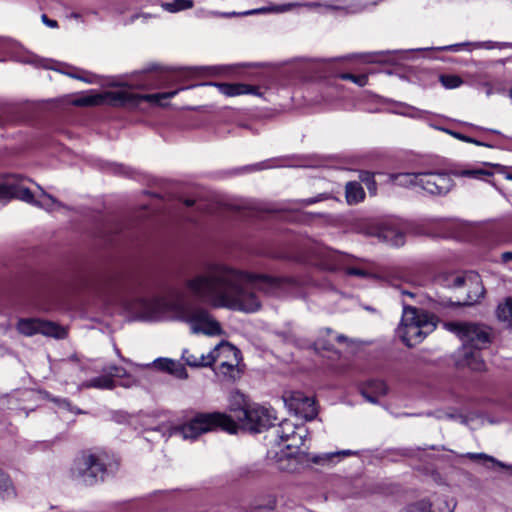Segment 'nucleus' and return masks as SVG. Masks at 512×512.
Instances as JSON below:
<instances>
[{
	"mask_svg": "<svg viewBox=\"0 0 512 512\" xmlns=\"http://www.w3.org/2000/svg\"><path fill=\"white\" fill-rule=\"evenodd\" d=\"M359 178L361 182H363L370 193L375 194L376 192V182L374 180V174L369 171H361Z\"/></svg>",
	"mask_w": 512,
	"mask_h": 512,
	"instance_id": "obj_33",
	"label": "nucleus"
},
{
	"mask_svg": "<svg viewBox=\"0 0 512 512\" xmlns=\"http://www.w3.org/2000/svg\"><path fill=\"white\" fill-rule=\"evenodd\" d=\"M280 11H283V9L280 8L279 6H270V7H261V8L243 11L242 14L249 16V15L266 14V13H271V12H280Z\"/></svg>",
	"mask_w": 512,
	"mask_h": 512,
	"instance_id": "obj_38",
	"label": "nucleus"
},
{
	"mask_svg": "<svg viewBox=\"0 0 512 512\" xmlns=\"http://www.w3.org/2000/svg\"><path fill=\"white\" fill-rule=\"evenodd\" d=\"M471 143H473L475 145H478V146H485L486 145V144H484V143H482V142H480V141H478V140H476L474 138H472V142Z\"/></svg>",
	"mask_w": 512,
	"mask_h": 512,
	"instance_id": "obj_57",
	"label": "nucleus"
},
{
	"mask_svg": "<svg viewBox=\"0 0 512 512\" xmlns=\"http://www.w3.org/2000/svg\"><path fill=\"white\" fill-rule=\"evenodd\" d=\"M452 175L456 177H469L474 179H484L485 177H491L493 173L484 169H462L452 171Z\"/></svg>",
	"mask_w": 512,
	"mask_h": 512,
	"instance_id": "obj_27",
	"label": "nucleus"
},
{
	"mask_svg": "<svg viewBox=\"0 0 512 512\" xmlns=\"http://www.w3.org/2000/svg\"><path fill=\"white\" fill-rule=\"evenodd\" d=\"M154 366L160 371L171 374L172 368L175 366V361L168 358H159L154 361Z\"/></svg>",
	"mask_w": 512,
	"mask_h": 512,
	"instance_id": "obj_37",
	"label": "nucleus"
},
{
	"mask_svg": "<svg viewBox=\"0 0 512 512\" xmlns=\"http://www.w3.org/2000/svg\"><path fill=\"white\" fill-rule=\"evenodd\" d=\"M464 45H466V44L463 43V46ZM461 46H462V44H454V45H449V46L441 47L439 49L440 50H445V51H458Z\"/></svg>",
	"mask_w": 512,
	"mask_h": 512,
	"instance_id": "obj_53",
	"label": "nucleus"
},
{
	"mask_svg": "<svg viewBox=\"0 0 512 512\" xmlns=\"http://www.w3.org/2000/svg\"><path fill=\"white\" fill-rule=\"evenodd\" d=\"M439 80L446 89H455L463 84L461 77L453 74L441 75Z\"/></svg>",
	"mask_w": 512,
	"mask_h": 512,
	"instance_id": "obj_32",
	"label": "nucleus"
},
{
	"mask_svg": "<svg viewBox=\"0 0 512 512\" xmlns=\"http://www.w3.org/2000/svg\"><path fill=\"white\" fill-rule=\"evenodd\" d=\"M346 200L349 204H357L364 200L365 192L359 182L351 181L346 184Z\"/></svg>",
	"mask_w": 512,
	"mask_h": 512,
	"instance_id": "obj_22",
	"label": "nucleus"
},
{
	"mask_svg": "<svg viewBox=\"0 0 512 512\" xmlns=\"http://www.w3.org/2000/svg\"><path fill=\"white\" fill-rule=\"evenodd\" d=\"M506 178L512 180V174H508Z\"/></svg>",
	"mask_w": 512,
	"mask_h": 512,
	"instance_id": "obj_60",
	"label": "nucleus"
},
{
	"mask_svg": "<svg viewBox=\"0 0 512 512\" xmlns=\"http://www.w3.org/2000/svg\"><path fill=\"white\" fill-rule=\"evenodd\" d=\"M182 358L190 367H209L214 363V356L210 352L195 355L190 350L184 349Z\"/></svg>",
	"mask_w": 512,
	"mask_h": 512,
	"instance_id": "obj_20",
	"label": "nucleus"
},
{
	"mask_svg": "<svg viewBox=\"0 0 512 512\" xmlns=\"http://www.w3.org/2000/svg\"><path fill=\"white\" fill-rule=\"evenodd\" d=\"M194 5L192 0H173L171 2H162L161 7L168 12L176 13L179 11L192 8Z\"/></svg>",
	"mask_w": 512,
	"mask_h": 512,
	"instance_id": "obj_26",
	"label": "nucleus"
},
{
	"mask_svg": "<svg viewBox=\"0 0 512 512\" xmlns=\"http://www.w3.org/2000/svg\"><path fill=\"white\" fill-rule=\"evenodd\" d=\"M25 181L29 180L21 175H7L4 180L0 182V200L16 198L47 211H53L62 206L58 200L52 195L47 194L39 185H37V187L41 191V195L36 199L30 189L24 185Z\"/></svg>",
	"mask_w": 512,
	"mask_h": 512,
	"instance_id": "obj_3",
	"label": "nucleus"
},
{
	"mask_svg": "<svg viewBox=\"0 0 512 512\" xmlns=\"http://www.w3.org/2000/svg\"><path fill=\"white\" fill-rule=\"evenodd\" d=\"M171 375L179 379H186L188 377L185 367L177 361H175V366L172 368Z\"/></svg>",
	"mask_w": 512,
	"mask_h": 512,
	"instance_id": "obj_39",
	"label": "nucleus"
},
{
	"mask_svg": "<svg viewBox=\"0 0 512 512\" xmlns=\"http://www.w3.org/2000/svg\"><path fill=\"white\" fill-rule=\"evenodd\" d=\"M436 281L441 286L456 291L462 290L464 287L468 288L464 300L463 295H461L456 301L448 300L443 302L444 305H472L478 302L484 295V287L480 283V277L473 272L466 274L460 272L442 273L437 276Z\"/></svg>",
	"mask_w": 512,
	"mask_h": 512,
	"instance_id": "obj_8",
	"label": "nucleus"
},
{
	"mask_svg": "<svg viewBox=\"0 0 512 512\" xmlns=\"http://www.w3.org/2000/svg\"><path fill=\"white\" fill-rule=\"evenodd\" d=\"M241 360H223L219 365V372L229 379H235L239 374L238 366Z\"/></svg>",
	"mask_w": 512,
	"mask_h": 512,
	"instance_id": "obj_25",
	"label": "nucleus"
},
{
	"mask_svg": "<svg viewBox=\"0 0 512 512\" xmlns=\"http://www.w3.org/2000/svg\"><path fill=\"white\" fill-rule=\"evenodd\" d=\"M82 387L97 389H113L115 387V382L108 375L104 374L102 376H98L83 382Z\"/></svg>",
	"mask_w": 512,
	"mask_h": 512,
	"instance_id": "obj_23",
	"label": "nucleus"
},
{
	"mask_svg": "<svg viewBox=\"0 0 512 512\" xmlns=\"http://www.w3.org/2000/svg\"><path fill=\"white\" fill-rule=\"evenodd\" d=\"M401 293L403 296H409L410 298L415 297V293L411 291L402 290Z\"/></svg>",
	"mask_w": 512,
	"mask_h": 512,
	"instance_id": "obj_56",
	"label": "nucleus"
},
{
	"mask_svg": "<svg viewBox=\"0 0 512 512\" xmlns=\"http://www.w3.org/2000/svg\"><path fill=\"white\" fill-rule=\"evenodd\" d=\"M5 124V121L2 120V118L0 117V126L4 125Z\"/></svg>",
	"mask_w": 512,
	"mask_h": 512,
	"instance_id": "obj_59",
	"label": "nucleus"
},
{
	"mask_svg": "<svg viewBox=\"0 0 512 512\" xmlns=\"http://www.w3.org/2000/svg\"><path fill=\"white\" fill-rule=\"evenodd\" d=\"M158 69L157 66L153 65L144 71V77L136 83V87L140 89H150L155 87L156 83L159 81L149 72L156 71Z\"/></svg>",
	"mask_w": 512,
	"mask_h": 512,
	"instance_id": "obj_29",
	"label": "nucleus"
},
{
	"mask_svg": "<svg viewBox=\"0 0 512 512\" xmlns=\"http://www.w3.org/2000/svg\"><path fill=\"white\" fill-rule=\"evenodd\" d=\"M275 433L280 442H288L286 445L288 449H299L304 444V439L307 436V431L304 427H297L289 420H283L276 428Z\"/></svg>",
	"mask_w": 512,
	"mask_h": 512,
	"instance_id": "obj_15",
	"label": "nucleus"
},
{
	"mask_svg": "<svg viewBox=\"0 0 512 512\" xmlns=\"http://www.w3.org/2000/svg\"><path fill=\"white\" fill-rule=\"evenodd\" d=\"M360 392L368 402L376 404L379 396L388 393V386L382 380H370L361 387Z\"/></svg>",
	"mask_w": 512,
	"mask_h": 512,
	"instance_id": "obj_16",
	"label": "nucleus"
},
{
	"mask_svg": "<svg viewBox=\"0 0 512 512\" xmlns=\"http://www.w3.org/2000/svg\"><path fill=\"white\" fill-rule=\"evenodd\" d=\"M13 494L14 489L10 477L0 469V495L2 497H9Z\"/></svg>",
	"mask_w": 512,
	"mask_h": 512,
	"instance_id": "obj_31",
	"label": "nucleus"
},
{
	"mask_svg": "<svg viewBox=\"0 0 512 512\" xmlns=\"http://www.w3.org/2000/svg\"><path fill=\"white\" fill-rule=\"evenodd\" d=\"M437 419L454 418V414L444 411H437L433 414Z\"/></svg>",
	"mask_w": 512,
	"mask_h": 512,
	"instance_id": "obj_51",
	"label": "nucleus"
},
{
	"mask_svg": "<svg viewBox=\"0 0 512 512\" xmlns=\"http://www.w3.org/2000/svg\"><path fill=\"white\" fill-rule=\"evenodd\" d=\"M103 372L112 379L113 377L123 378L127 375L126 369L117 365H107L103 368Z\"/></svg>",
	"mask_w": 512,
	"mask_h": 512,
	"instance_id": "obj_34",
	"label": "nucleus"
},
{
	"mask_svg": "<svg viewBox=\"0 0 512 512\" xmlns=\"http://www.w3.org/2000/svg\"><path fill=\"white\" fill-rule=\"evenodd\" d=\"M419 512H453V507L445 499H437L433 504L427 500H421L416 504Z\"/></svg>",
	"mask_w": 512,
	"mask_h": 512,
	"instance_id": "obj_21",
	"label": "nucleus"
},
{
	"mask_svg": "<svg viewBox=\"0 0 512 512\" xmlns=\"http://www.w3.org/2000/svg\"><path fill=\"white\" fill-rule=\"evenodd\" d=\"M220 428L236 433V424L228 415L220 412L198 413L186 423L175 428V433L184 439H195L203 433Z\"/></svg>",
	"mask_w": 512,
	"mask_h": 512,
	"instance_id": "obj_7",
	"label": "nucleus"
},
{
	"mask_svg": "<svg viewBox=\"0 0 512 512\" xmlns=\"http://www.w3.org/2000/svg\"><path fill=\"white\" fill-rule=\"evenodd\" d=\"M324 198H325L324 195L320 194L317 197L307 198V199L302 200L301 202L303 205L307 206V205H311L316 202H319V201L323 200Z\"/></svg>",
	"mask_w": 512,
	"mask_h": 512,
	"instance_id": "obj_46",
	"label": "nucleus"
},
{
	"mask_svg": "<svg viewBox=\"0 0 512 512\" xmlns=\"http://www.w3.org/2000/svg\"><path fill=\"white\" fill-rule=\"evenodd\" d=\"M501 259L504 263L511 261L512 260V252L507 251V252L502 253Z\"/></svg>",
	"mask_w": 512,
	"mask_h": 512,
	"instance_id": "obj_54",
	"label": "nucleus"
},
{
	"mask_svg": "<svg viewBox=\"0 0 512 512\" xmlns=\"http://www.w3.org/2000/svg\"><path fill=\"white\" fill-rule=\"evenodd\" d=\"M220 92L226 96L233 97L244 94H254L256 87L242 83H214Z\"/></svg>",
	"mask_w": 512,
	"mask_h": 512,
	"instance_id": "obj_19",
	"label": "nucleus"
},
{
	"mask_svg": "<svg viewBox=\"0 0 512 512\" xmlns=\"http://www.w3.org/2000/svg\"><path fill=\"white\" fill-rule=\"evenodd\" d=\"M55 402L58 404L60 408L66 409L76 414L82 413L80 409L74 408L67 399H55Z\"/></svg>",
	"mask_w": 512,
	"mask_h": 512,
	"instance_id": "obj_40",
	"label": "nucleus"
},
{
	"mask_svg": "<svg viewBox=\"0 0 512 512\" xmlns=\"http://www.w3.org/2000/svg\"><path fill=\"white\" fill-rule=\"evenodd\" d=\"M336 341L339 343H347V342H349V339L347 336H345L343 334H339L336 336Z\"/></svg>",
	"mask_w": 512,
	"mask_h": 512,
	"instance_id": "obj_55",
	"label": "nucleus"
},
{
	"mask_svg": "<svg viewBox=\"0 0 512 512\" xmlns=\"http://www.w3.org/2000/svg\"><path fill=\"white\" fill-rule=\"evenodd\" d=\"M339 78L342 80H349L354 82L360 87L365 86L368 83V76L365 74L362 75H354L351 73H342L339 75Z\"/></svg>",
	"mask_w": 512,
	"mask_h": 512,
	"instance_id": "obj_35",
	"label": "nucleus"
},
{
	"mask_svg": "<svg viewBox=\"0 0 512 512\" xmlns=\"http://www.w3.org/2000/svg\"><path fill=\"white\" fill-rule=\"evenodd\" d=\"M177 94V91L157 93V94H149V95H139L135 93H131L125 90L120 91H110L106 92L104 95L95 94V95H87L77 98L74 101L76 106H95L100 105L104 102H107L113 106H122V107H135L139 105L141 101H148L153 103L161 104L162 99L172 98Z\"/></svg>",
	"mask_w": 512,
	"mask_h": 512,
	"instance_id": "obj_6",
	"label": "nucleus"
},
{
	"mask_svg": "<svg viewBox=\"0 0 512 512\" xmlns=\"http://www.w3.org/2000/svg\"><path fill=\"white\" fill-rule=\"evenodd\" d=\"M106 459L105 454L83 452L74 460L73 479L86 486L103 481L108 469Z\"/></svg>",
	"mask_w": 512,
	"mask_h": 512,
	"instance_id": "obj_9",
	"label": "nucleus"
},
{
	"mask_svg": "<svg viewBox=\"0 0 512 512\" xmlns=\"http://www.w3.org/2000/svg\"><path fill=\"white\" fill-rule=\"evenodd\" d=\"M315 346L317 349H323V350H331L332 349V345L329 344V343H326L324 340L322 339H318L316 342H315Z\"/></svg>",
	"mask_w": 512,
	"mask_h": 512,
	"instance_id": "obj_48",
	"label": "nucleus"
},
{
	"mask_svg": "<svg viewBox=\"0 0 512 512\" xmlns=\"http://www.w3.org/2000/svg\"><path fill=\"white\" fill-rule=\"evenodd\" d=\"M210 353L214 356V362L219 358H223V360H242L240 350L227 341L220 342Z\"/></svg>",
	"mask_w": 512,
	"mask_h": 512,
	"instance_id": "obj_18",
	"label": "nucleus"
},
{
	"mask_svg": "<svg viewBox=\"0 0 512 512\" xmlns=\"http://www.w3.org/2000/svg\"><path fill=\"white\" fill-rule=\"evenodd\" d=\"M64 73L74 79H78L89 84L98 82L97 75L78 68H70V70L65 71Z\"/></svg>",
	"mask_w": 512,
	"mask_h": 512,
	"instance_id": "obj_28",
	"label": "nucleus"
},
{
	"mask_svg": "<svg viewBox=\"0 0 512 512\" xmlns=\"http://www.w3.org/2000/svg\"><path fill=\"white\" fill-rule=\"evenodd\" d=\"M472 361H467V364L473 369V370H481L484 367V363L482 360L479 359V355L477 353H471Z\"/></svg>",
	"mask_w": 512,
	"mask_h": 512,
	"instance_id": "obj_41",
	"label": "nucleus"
},
{
	"mask_svg": "<svg viewBox=\"0 0 512 512\" xmlns=\"http://www.w3.org/2000/svg\"><path fill=\"white\" fill-rule=\"evenodd\" d=\"M450 331L455 333L465 347L482 349L492 341V330L486 325L470 322H450L447 324Z\"/></svg>",
	"mask_w": 512,
	"mask_h": 512,
	"instance_id": "obj_10",
	"label": "nucleus"
},
{
	"mask_svg": "<svg viewBox=\"0 0 512 512\" xmlns=\"http://www.w3.org/2000/svg\"><path fill=\"white\" fill-rule=\"evenodd\" d=\"M419 174L420 172H400V173H389L388 181L394 185L414 188L419 187Z\"/></svg>",
	"mask_w": 512,
	"mask_h": 512,
	"instance_id": "obj_17",
	"label": "nucleus"
},
{
	"mask_svg": "<svg viewBox=\"0 0 512 512\" xmlns=\"http://www.w3.org/2000/svg\"><path fill=\"white\" fill-rule=\"evenodd\" d=\"M352 454H354V452L351 450H342V451H338V452L324 453V454H319V455L314 456L312 458V461L315 464L324 465L326 463L331 462L335 457H338L340 455L349 456Z\"/></svg>",
	"mask_w": 512,
	"mask_h": 512,
	"instance_id": "obj_30",
	"label": "nucleus"
},
{
	"mask_svg": "<svg viewBox=\"0 0 512 512\" xmlns=\"http://www.w3.org/2000/svg\"><path fill=\"white\" fill-rule=\"evenodd\" d=\"M177 320L189 324L192 334L219 336L223 334L220 323L203 306L195 303H178L174 307Z\"/></svg>",
	"mask_w": 512,
	"mask_h": 512,
	"instance_id": "obj_5",
	"label": "nucleus"
},
{
	"mask_svg": "<svg viewBox=\"0 0 512 512\" xmlns=\"http://www.w3.org/2000/svg\"><path fill=\"white\" fill-rule=\"evenodd\" d=\"M184 285L204 304L247 313L261 306L256 291L275 297H295L299 290V283L292 278L251 274L219 263L204 264Z\"/></svg>",
	"mask_w": 512,
	"mask_h": 512,
	"instance_id": "obj_1",
	"label": "nucleus"
},
{
	"mask_svg": "<svg viewBox=\"0 0 512 512\" xmlns=\"http://www.w3.org/2000/svg\"><path fill=\"white\" fill-rule=\"evenodd\" d=\"M442 131L446 132L447 134L451 135L452 137L458 139V140H461L463 142H472V138L469 137V136H466L464 134H461L459 132H456V131H453V130H450V129H447V128H442L441 129Z\"/></svg>",
	"mask_w": 512,
	"mask_h": 512,
	"instance_id": "obj_42",
	"label": "nucleus"
},
{
	"mask_svg": "<svg viewBox=\"0 0 512 512\" xmlns=\"http://www.w3.org/2000/svg\"><path fill=\"white\" fill-rule=\"evenodd\" d=\"M483 87L485 88V93L487 96H491L495 92L494 86L490 82H485Z\"/></svg>",
	"mask_w": 512,
	"mask_h": 512,
	"instance_id": "obj_52",
	"label": "nucleus"
},
{
	"mask_svg": "<svg viewBox=\"0 0 512 512\" xmlns=\"http://www.w3.org/2000/svg\"><path fill=\"white\" fill-rule=\"evenodd\" d=\"M324 331L329 335L332 333V330L330 328H325Z\"/></svg>",
	"mask_w": 512,
	"mask_h": 512,
	"instance_id": "obj_58",
	"label": "nucleus"
},
{
	"mask_svg": "<svg viewBox=\"0 0 512 512\" xmlns=\"http://www.w3.org/2000/svg\"><path fill=\"white\" fill-rule=\"evenodd\" d=\"M286 407L296 416L305 420H313L317 414V406L313 397L300 391H292L283 396Z\"/></svg>",
	"mask_w": 512,
	"mask_h": 512,
	"instance_id": "obj_14",
	"label": "nucleus"
},
{
	"mask_svg": "<svg viewBox=\"0 0 512 512\" xmlns=\"http://www.w3.org/2000/svg\"><path fill=\"white\" fill-rule=\"evenodd\" d=\"M346 273H347L348 275H352V276H359V277H364V276H366V274H367L364 270L359 269V268H354V267H352V268H348V269L346 270Z\"/></svg>",
	"mask_w": 512,
	"mask_h": 512,
	"instance_id": "obj_44",
	"label": "nucleus"
},
{
	"mask_svg": "<svg viewBox=\"0 0 512 512\" xmlns=\"http://www.w3.org/2000/svg\"><path fill=\"white\" fill-rule=\"evenodd\" d=\"M211 14L214 16H220V17H225V18L246 16L245 14H242V12H235V11H233V12H212Z\"/></svg>",
	"mask_w": 512,
	"mask_h": 512,
	"instance_id": "obj_43",
	"label": "nucleus"
},
{
	"mask_svg": "<svg viewBox=\"0 0 512 512\" xmlns=\"http://www.w3.org/2000/svg\"><path fill=\"white\" fill-rule=\"evenodd\" d=\"M41 19H42V22L50 28L58 27V22L56 20L48 18L46 14H43L41 16Z\"/></svg>",
	"mask_w": 512,
	"mask_h": 512,
	"instance_id": "obj_45",
	"label": "nucleus"
},
{
	"mask_svg": "<svg viewBox=\"0 0 512 512\" xmlns=\"http://www.w3.org/2000/svg\"><path fill=\"white\" fill-rule=\"evenodd\" d=\"M467 457L472 459V460H478V459H483L485 461H490L502 468H512L511 466H507L506 464H504L503 462H500L498 460H496L494 457L492 456H489L487 454H484V453H468L467 454Z\"/></svg>",
	"mask_w": 512,
	"mask_h": 512,
	"instance_id": "obj_36",
	"label": "nucleus"
},
{
	"mask_svg": "<svg viewBox=\"0 0 512 512\" xmlns=\"http://www.w3.org/2000/svg\"><path fill=\"white\" fill-rule=\"evenodd\" d=\"M358 232L368 236H375L392 246H402L405 243V226L403 229L395 220H386L377 224L363 223Z\"/></svg>",
	"mask_w": 512,
	"mask_h": 512,
	"instance_id": "obj_11",
	"label": "nucleus"
},
{
	"mask_svg": "<svg viewBox=\"0 0 512 512\" xmlns=\"http://www.w3.org/2000/svg\"><path fill=\"white\" fill-rule=\"evenodd\" d=\"M492 84L496 93H504L506 91V88L501 81L496 80Z\"/></svg>",
	"mask_w": 512,
	"mask_h": 512,
	"instance_id": "obj_49",
	"label": "nucleus"
},
{
	"mask_svg": "<svg viewBox=\"0 0 512 512\" xmlns=\"http://www.w3.org/2000/svg\"><path fill=\"white\" fill-rule=\"evenodd\" d=\"M139 18H141L143 22H146L150 18V15L149 14H145V13L135 14V15L131 16L130 23L135 22L136 19H139Z\"/></svg>",
	"mask_w": 512,
	"mask_h": 512,
	"instance_id": "obj_50",
	"label": "nucleus"
},
{
	"mask_svg": "<svg viewBox=\"0 0 512 512\" xmlns=\"http://www.w3.org/2000/svg\"><path fill=\"white\" fill-rule=\"evenodd\" d=\"M17 329L21 334L25 336L42 334L44 336L54 337L56 339H63L67 335L64 327L54 322L37 318L20 319L17 323Z\"/></svg>",
	"mask_w": 512,
	"mask_h": 512,
	"instance_id": "obj_13",
	"label": "nucleus"
},
{
	"mask_svg": "<svg viewBox=\"0 0 512 512\" xmlns=\"http://www.w3.org/2000/svg\"><path fill=\"white\" fill-rule=\"evenodd\" d=\"M496 313L500 321L512 327V297L506 298L504 303L499 304Z\"/></svg>",
	"mask_w": 512,
	"mask_h": 512,
	"instance_id": "obj_24",
	"label": "nucleus"
},
{
	"mask_svg": "<svg viewBox=\"0 0 512 512\" xmlns=\"http://www.w3.org/2000/svg\"><path fill=\"white\" fill-rule=\"evenodd\" d=\"M484 46L486 48H494V47H497V48H504V47H511L512 46V43H508V42H501V43H492V42H487L484 44Z\"/></svg>",
	"mask_w": 512,
	"mask_h": 512,
	"instance_id": "obj_47",
	"label": "nucleus"
},
{
	"mask_svg": "<svg viewBox=\"0 0 512 512\" xmlns=\"http://www.w3.org/2000/svg\"><path fill=\"white\" fill-rule=\"evenodd\" d=\"M186 204H187L188 206H190V205H192V204H193V201H190V200H189V201H187V202H186Z\"/></svg>",
	"mask_w": 512,
	"mask_h": 512,
	"instance_id": "obj_61",
	"label": "nucleus"
},
{
	"mask_svg": "<svg viewBox=\"0 0 512 512\" xmlns=\"http://www.w3.org/2000/svg\"><path fill=\"white\" fill-rule=\"evenodd\" d=\"M451 175L444 171H423L419 174V188L434 196H445L454 187Z\"/></svg>",
	"mask_w": 512,
	"mask_h": 512,
	"instance_id": "obj_12",
	"label": "nucleus"
},
{
	"mask_svg": "<svg viewBox=\"0 0 512 512\" xmlns=\"http://www.w3.org/2000/svg\"><path fill=\"white\" fill-rule=\"evenodd\" d=\"M435 328L434 316L403 301L402 319L397 332L408 347H413L422 342Z\"/></svg>",
	"mask_w": 512,
	"mask_h": 512,
	"instance_id": "obj_2",
	"label": "nucleus"
},
{
	"mask_svg": "<svg viewBox=\"0 0 512 512\" xmlns=\"http://www.w3.org/2000/svg\"><path fill=\"white\" fill-rule=\"evenodd\" d=\"M237 406L231 404V417L235 424L236 430L241 427L252 432H261L271 427L276 420L273 411L257 404H247L242 395H238Z\"/></svg>",
	"mask_w": 512,
	"mask_h": 512,
	"instance_id": "obj_4",
	"label": "nucleus"
}]
</instances>
